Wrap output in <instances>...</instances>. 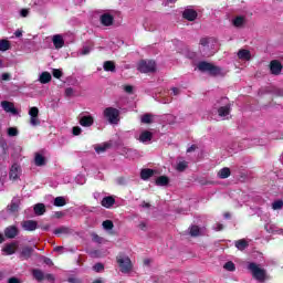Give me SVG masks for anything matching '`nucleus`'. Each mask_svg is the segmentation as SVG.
Here are the masks:
<instances>
[{"mask_svg":"<svg viewBox=\"0 0 283 283\" xmlns=\"http://www.w3.org/2000/svg\"><path fill=\"white\" fill-rule=\"evenodd\" d=\"M248 271L252 273V277L256 280V282H266V270L260 268L258 263H249Z\"/></svg>","mask_w":283,"mask_h":283,"instance_id":"nucleus-1","label":"nucleus"},{"mask_svg":"<svg viewBox=\"0 0 283 283\" xmlns=\"http://www.w3.org/2000/svg\"><path fill=\"white\" fill-rule=\"evenodd\" d=\"M198 70L200 72H208L210 76H220L222 74V67L216 66L207 61L199 62Z\"/></svg>","mask_w":283,"mask_h":283,"instance_id":"nucleus-2","label":"nucleus"},{"mask_svg":"<svg viewBox=\"0 0 283 283\" xmlns=\"http://www.w3.org/2000/svg\"><path fill=\"white\" fill-rule=\"evenodd\" d=\"M103 116L111 125H118L120 122V111L118 108L106 107L103 112Z\"/></svg>","mask_w":283,"mask_h":283,"instance_id":"nucleus-3","label":"nucleus"},{"mask_svg":"<svg viewBox=\"0 0 283 283\" xmlns=\"http://www.w3.org/2000/svg\"><path fill=\"white\" fill-rule=\"evenodd\" d=\"M137 70L142 72V74L156 72V62L151 60H142L137 65Z\"/></svg>","mask_w":283,"mask_h":283,"instance_id":"nucleus-4","label":"nucleus"},{"mask_svg":"<svg viewBox=\"0 0 283 283\" xmlns=\"http://www.w3.org/2000/svg\"><path fill=\"white\" fill-rule=\"evenodd\" d=\"M117 264L122 273H129L132 271V259L129 256H117Z\"/></svg>","mask_w":283,"mask_h":283,"instance_id":"nucleus-5","label":"nucleus"},{"mask_svg":"<svg viewBox=\"0 0 283 283\" xmlns=\"http://www.w3.org/2000/svg\"><path fill=\"white\" fill-rule=\"evenodd\" d=\"M282 62L279 60H272L270 62V72L271 74H273L274 76H280V74H282Z\"/></svg>","mask_w":283,"mask_h":283,"instance_id":"nucleus-6","label":"nucleus"},{"mask_svg":"<svg viewBox=\"0 0 283 283\" xmlns=\"http://www.w3.org/2000/svg\"><path fill=\"white\" fill-rule=\"evenodd\" d=\"M23 231H36L39 228V222L35 220H24L21 222Z\"/></svg>","mask_w":283,"mask_h":283,"instance_id":"nucleus-7","label":"nucleus"},{"mask_svg":"<svg viewBox=\"0 0 283 283\" xmlns=\"http://www.w3.org/2000/svg\"><path fill=\"white\" fill-rule=\"evenodd\" d=\"M34 255V248L25 245L20 252V260H30Z\"/></svg>","mask_w":283,"mask_h":283,"instance_id":"nucleus-8","label":"nucleus"},{"mask_svg":"<svg viewBox=\"0 0 283 283\" xmlns=\"http://www.w3.org/2000/svg\"><path fill=\"white\" fill-rule=\"evenodd\" d=\"M4 235L9 240H14L19 235V228L17 226H9L4 229Z\"/></svg>","mask_w":283,"mask_h":283,"instance_id":"nucleus-9","label":"nucleus"},{"mask_svg":"<svg viewBox=\"0 0 283 283\" xmlns=\"http://www.w3.org/2000/svg\"><path fill=\"white\" fill-rule=\"evenodd\" d=\"M1 107L2 109H4V112H7L8 114H19V112L17 111V108L14 107V103L9 102V101H2L1 102Z\"/></svg>","mask_w":283,"mask_h":283,"instance_id":"nucleus-10","label":"nucleus"},{"mask_svg":"<svg viewBox=\"0 0 283 283\" xmlns=\"http://www.w3.org/2000/svg\"><path fill=\"white\" fill-rule=\"evenodd\" d=\"M182 17L186 21H196L198 19V12L193 9H186L182 12Z\"/></svg>","mask_w":283,"mask_h":283,"instance_id":"nucleus-11","label":"nucleus"},{"mask_svg":"<svg viewBox=\"0 0 283 283\" xmlns=\"http://www.w3.org/2000/svg\"><path fill=\"white\" fill-rule=\"evenodd\" d=\"M102 207L112 209L116 205V199L112 196L104 197L101 201Z\"/></svg>","mask_w":283,"mask_h":283,"instance_id":"nucleus-12","label":"nucleus"},{"mask_svg":"<svg viewBox=\"0 0 283 283\" xmlns=\"http://www.w3.org/2000/svg\"><path fill=\"white\" fill-rule=\"evenodd\" d=\"M101 23H102V25H105L106 28H109V25H114V15H112L109 13L102 14Z\"/></svg>","mask_w":283,"mask_h":283,"instance_id":"nucleus-13","label":"nucleus"},{"mask_svg":"<svg viewBox=\"0 0 283 283\" xmlns=\"http://www.w3.org/2000/svg\"><path fill=\"white\" fill-rule=\"evenodd\" d=\"M80 125L82 127H92V125H94V117L91 115L82 116L80 118Z\"/></svg>","mask_w":283,"mask_h":283,"instance_id":"nucleus-14","label":"nucleus"},{"mask_svg":"<svg viewBox=\"0 0 283 283\" xmlns=\"http://www.w3.org/2000/svg\"><path fill=\"white\" fill-rule=\"evenodd\" d=\"M153 138H154V133L149 130H144L139 135V143H151Z\"/></svg>","mask_w":283,"mask_h":283,"instance_id":"nucleus-15","label":"nucleus"},{"mask_svg":"<svg viewBox=\"0 0 283 283\" xmlns=\"http://www.w3.org/2000/svg\"><path fill=\"white\" fill-rule=\"evenodd\" d=\"M31 275L36 282H43V280H45V273H43L41 269H33Z\"/></svg>","mask_w":283,"mask_h":283,"instance_id":"nucleus-16","label":"nucleus"},{"mask_svg":"<svg viewBox=\"0 0 283 283\" xmlns=\"http://www.w3.org/2000/svg\"><path fill=\"white\" fill-rule=\"evenodd\" d=\"M53 45L55 50H61L63 45H65V40H63V35L56 34L53 36Z\"/></svg>","mask_w":283,"mask_h":283,"instance_id":"nucleus-17","label":"nucleus"},{"mask_svg":"<svg viewBox=\"0 0 283 283\" xmlns=\"http://www.w3.org/2000/svg\"><path fill=\"white\" fill-rule=\"evenodd\" d=\"M19 207H21V201L19 199H13L7 209L10 213H17V211H19Z\"/></svg>","mask_w":283,"mask_h":283,"instance_id":"nucleus-18","label":"nucleus"},{"mask_svg":"<svg viewBox=\"0 0 283 283\" xmlns=\"http://www.w3.org/2000/svg\"><path fill=\"white\" fill-rule=\"evenodd\" d=\"M52 81V74H50V72L44 71L42 72V74L39 77V82L42 85H48V83H50Z\"/></svg>","mask_w":283,"mask_h":283,"instance_id":"nucleus-19","label":"nucleus"},{"mask_svg":"<svg viewBox=\"0 0 283 283\" xmlns=\"http://www.w3.org/2000/svg\"><path fill=\"white\" fill-rule=\"evenodd\" d=\"M19 165L14 164L11 166L9 178L10 180H19Z\"/></svg>","mask_w":283,"mask_h":283,"instance_id":"nucleus-20","label":"nucleus"},{"mask_svg":"<svg viewBox=\"0 0 283 283\" xmlns=\"http://www.w3.org/2000/svg\"><path fill=\"white\" fill-rule=\"evenodd\" d=\"M154 174H155L154 169L144 168L140 171V178H142V180H149V178H151L154 176Z\"/></svg>","mask_w":283,"mask_h":283,"instance_id":"nucleus-21","label":"nucleus"},{"mask_svg":"<svg viewBox=\"0 0 283 283\" xmlns=\"http://www.w3.org/2000/svg\"><path fill=\"white\" fill-rule=\"evenodd\" d=\"M2 251L7 253V255H14L17 253V244L14 242L7 244Z\"/></svg>","mask_w":283,"mask_h":283,"instance_id":"nucleus-22","label":"nucleus"},{"mask_svg":"<svg viewBox=\"0 0 283 283\" xmlns=\"http://www.w3.org/2000/svg\"><path fill=\"white\" fill-rule=\"evenodd\" d=\"M34 164L36 167H45L46 165L45 157L39 153H35Z\"/></svg>","mask_w":283,"mask_h":283,"instance_id":"nucleus-23","label":"nucleus"},{"mask_svg":"<svg viewBox=\"0 0 283 283\" xmlns=\"http://www.w3.org/2000/svg\"><path fill=\"white\" fill-rule=\"evenodd\" d=\"M155 185L157 187H167V185H169V177L167 176H159L156 180H155Z\"/></svg>","mask_w":283,"mask_h":283,"instance_id":"nucleus-24","label":"nucleus"},{"mask_svg":"<svg viewBox=\"0 0 283 283\" xmlns=\"http://www.w3.org/2000/svg\"><path fill=\"white\" fill-rule=\"evenodd\" d=\"M238 56H239V59H241L243 61H251V51H249L247 49H241L238 52Z\"/></svg>","mask_w":283,"mask_h":283,"instance_id":"nucleus-25","label":"nucleus"},{"mask_svg":"<svg viewBox=\"0 0 283 283\" xmlns=\"http://www.w3.org/2000/svg\"><path fill=\"white\" fill-rule=\"evenodd\" d=\"M244 23H247V19L243 15H238L232 21V25L234 28H242V25H244Z\"/></svg>","mask_w":283,"mask_h":283,"instance_id":"nucleus-26","label":"nucleus"},{"mask_svg":"<svg viewBox=\"0 0 283 283\" xmlns=\"http://www.w3.org/2000/svg\"><path fill=\"white\" fill-rule=\"evenodd\" d=\"M231 176V169L229 167H224L218 171V178L224 180Z\"/></svg>","mask_w":283,"mask_h":283,"instance_id":"nucleus-27","label":"nucleus"},{"mask_svg":"<svg viewBox=\"0 0 283 283\" xmlns=\"http://www.w3.org/2000/svg\"><path fill=\"white\" fill-rule=\"evenodd\" d=\"M33 211H34L35 216H43L46 211L45 205L44 203H36L33 207Z\"/></svg>","mask_w":283,"mask_h":283,"instance_id":"nucleus-28","label":"nucleus"},{"mask_svg":"<svg viewBox=\"0 0 283 283\" xmlns=\"http://www.w3.org/2000/svg\"><path fill=\"white\" fill-rule=\"evenodd\" d=\"M218 114L221 117L229 116L231 114V105L221 106L218 108Z\"/></svg>","mask_w":283,"mask_h":283,"instance_id":"nucleus-29","label":"nucleus"},{"mask_svg":"<svg viewBox=\"0 0 283 283\" xmlns=\"http://www.w3.org/2000/svg\"><path fill=\"white\" fill-rule=\"evenodd\" d=\"M234 245L237 247V249L239 251H244V249H247L249 247V241H247L244 239H240V240L235 241Z\"/></svg>","mask_w":283,"mask_h":283,"instance_id":"nucleus-30","label":"nucleus"},{"mask_svg":"<svg viewBox=\"0 0 283 283\" xmlns=\"http://www.w3.org/2000/svg\"><path fill=\"white\" fill-rule=\"evenodd\" d=\"M105 72H116V64L112 61L104 62Z\"/></svg>","mask_w":283,"mask_h":283,"instance_id":"nucleus-31","label":"nucleus"},{"mask_svg":"<svg viewBox=\"0 0 283 283\" xmlns=\"http://www.w3.org/2000/svg\"><path fill=\"white\" fill-rule=\"evenodd\" d=\"M109 147H112V144L105 143L104 145L96 146L95 151H96V154H104V151H107V149H109Z\"/></svg>","mask_w":283,"mask_h":283,"instance_id":"nucleus-32","label":"nucleus"},{"mask_svg":"<svg viewBox=\"0 0 283 283\" xmlns=\"http://www.w3.org/2000/svg\"><path fill=\"white\" fill-rule=\"evenodd\" d=\"M11 44L8 40H0V52H8L10 50Z\"/></svg>","mask_w":283,"mask_h":283,"instance_id":"nucleus-33","label":"nucleus"},{"mask_svg":"<svg viewBox=\"0 0 283 283\" xmlns=\"http://www.w3.org/2000/svg\"><path fill=\"white\" fill-rule=\"evenodd\" d=\"M92 50H94V42H90L88 45L83 46L82 52H81L82 56H86V54H90L92 52Z\"/></svg>","mask_w":283,"mask_h":283,"instance_id":"nucleus-34","label":"nucleus"},{"mask_svg":"<svg viewBox=\"0 0 283 283\" xmlns=\"http://www.w3.org/2000/svg\"><path fill=\"white\" fill-rule=\"evenodd\" d=\"M151 118H153V115L149 113H146L142 116V123H144L145 125H151V123H154Z\"/></svg>","mask_w":283,"mask_h":283,"instance_id":"nucleus-35","label":"nucleus"},{"mask_svg":"<svg viewBox=\"0 0 283 283\" xmlns=\"http://www.w3.org/2000/svg\"><path fill=\"white\" fill-rule=\"evenodd\" d=\"M65 205H67V202L65 201V198L56 197L54 199V207H65Z\"/></svg>","mask_w":283,"mask_h":283,"instance_id":"nucleus-36","label":"nucleus"},{"mask_svg":"<svg viewBox=\"0 0 283 283\" xmlns=\"http://www.w3.org/2000/svg\"><path fill=\"white\" fill-rule=\"evenodd\" d=\"M55 235H61V233L67 234L70 233V228L67 227H60L53 231Z\"/></svg>","mask_w":283,"mask_h":283,"instance_id":"nucleus-37","label":"nucleus"},{"mask_svg":"<svg viewBox=\"0 0 283 283\" xmlns=\"http://www.w3.org/2000/svg\"><path fill=\"white\" fill-rule=\"evenodd\" d=\"M102 227L106 231H112V229H114V222L112 220H105L103 221Z\"/></svg>","mask_w":283,"mask_h":283,"instance_id":"nucleus-38","label":"nucleus"},{"mask_svg":"<svg viewBox=\"0 0 283 283\" xmlns=\"http://www.w3.org/2000/svg\"><path fill=\"white\" fill-rule=\"evenodd\" d=\"M190 235L192 238H198V235H200V228L198 226H191Z\"/></svg>","mask_w":283,"mask_h":283,"instance_id":"nucleus-39","label":"nucleus"},{"mask_svg":"<svg viewBox=\"0 0 283 283\" xmlns=\"http://www.w3.org/2000/svg\"><path fill=\"white\" fill-rule=\"evenodd\" d=\"M187 167H189V164L187 161H179L177 164L176 170L177 171H185V169H187Z\"/></svg>","mask_w":283,"mask_h":283,"instance_id":"nucleus-40","label":"nucleus"},{"mask_svg":"<svg viewBox=\"0 0 283 283\" xmlns=\"http://www.w3.org/2000/svg\"><path fill=\"white\" fill-rule=\"evenodd\" d=\"M223 269H226V271H235V263H233L232 261H228L224 265Z\"/></svg>","mask_w":283,"mask_h":283,"instance_id":"nucleus-41","label":"nucleus"},{"mask_svg":"<svg viewBox=\"0 0 283 283\" xmlns=\"http://www.w3.org/2000/svg\"><path fill=\"white\" fill-rule=\"evenodd\" d=\"M30 125H32V127H39V125H41V119H39V116L30 117Z\"/></svg>","mask_w":283,"mask_h":283,"instance_id":"nucleus-42","label":"nucleus"},{"mask_svg":"<svg viewBox=\"0 0 283 283\" xmlns=\"http://www.w3.org/2000/svg\"><path fill=\"white\" fill-rule=\"evenodd\" d=\"M29 116L31 117H36L39 116V108L36 106H33L29 109Z\"/></svg>","mask_w":283,"mask_h":283,"instance_id":"nucleus-43","label":"nucleus"},{"mask_svg":"<svg viewBox=\"0 0 283 283\" xmlns=\"http://www.w3.org/2000/svg\"><path fill=\"white\" fill-rule=\"evenodd\" d=\"M282 207H283L282 200H276L272 203V209H274V211H277V209H282Z\"/></svg>","mask_w":283,"mask_h":283,"instance_id":"nucleus-44","label":"nucleus"},{"mask_svg":"<svg viewBox=\"0 0 283 283\" xmlns=\"http://www.w3.org/2000/svg\"><path fill=\"white\" fill-rule=\"evenodd\" d=\"M52 75L54 78H61L63 76V71H61V69H53Z\"/></svg>","mask_w":283,"mask_h":283,"instance_id":"nucleus-45","label":"nucleus"},{"mask_svg":"<svg viewBox=\"0 0 283 283\" xmlns=\"http://www.w3.org/2000/svg\"><path fill=\"white\" fill-rule=\"evenodd\" d=\"M93 270L96 272V273H101V271H105V265L103 263H96L94 266H93Z\"/></svg>","mask_w":283,"mask_h":283,"instance_id":"nucleus-46","label":"nucleus"},{"mask_svg":"<svg viewBox=\"0 0 283 283\" xmlns=\"http://www.w3.org/2000/svg\"><path fill=\"white\" fill-rule=\"evenodd\" d=\"M92 240H93V242H96L97 244H103V238L99 237V235L96 234V233H93V234H92Z\"/></svg>","mask_w":283,"mask_h":283,"instance_id":"nucleus-47","label":"nucleus"},{"mask_svg":"<svg viewBox=\"0 0 283 283\" xmlns=\"http://www.w3.org/2000/svg\"><path fill=\"white\" fill-rule=\"evenodd\" d=\"M19 130L15 127L8 128V135L9 136H18Z\"/></svg>","mask_w":283,"mask_h":283,"instance_id":"nucleus-48","label":"nucleus"},{"mask_svg":"<svg viewBox=\"0 0 283 283\" xmlns=\"http://www.w3.org/2000/svg\"><path fill=\"white\" fill-rule=\"evenodd\" d=\"M83 132V129L78 126H74L73 127V136H81V133Z\"/></svg>","mask_w":283,"mask_h":283,"instance_id":"nucleus-49","label":"nucleus"},{"mask_svg":"<svg viewBox=\"0 0 283 283\" xmlns=\"http://www.w3.org/2000/svg\"><path fill=\"white\" fill-rule=\"evenodd\" d=\"M124 91L126 92V94H132L134 92V86L126 85L124 86Z\"/></svg>","mask_w":283,"mask_h":283,"instance_id":"nucleus-50","label":"nucleus"},{"mask_svg":"<svg viewBox=\"0 0 283 283\" xmlns=\"http://www.w3.org/2000/svg\"><path fill=\"white\" fill-rule=\"evenodd\" d=\"M74 95V88H72V87H67L66 90H65V96H73Z\"/></svg>","mask_w":283,"mask_h":283,"instance_id":"nucleus-51","label":"nucleus"},{"mask_svg":"<svg viewBox=\"0 0 283 283\" xmlns=\"http://www.w3.org/2000/svg\"><path fill=\"white\" fill-rule=\"evenodd\" d=\"M200 45H202L203 48H207V45H209V39L202 38L200 40Z\"/></svg>","mask_w":283,"mask_h":283,"instance_id":"nucleus-52","label":"nucleus"},{"mask_svg":"<svg viewBox=\"0 0 283 283\" xmlns=\"http://www.w3.org/2000/svg\"><path fill=\"white\" fill-rule=\"evenodd\" d=\"M44 280H48V282H54V275L53 274H44Z\"/></svg>","mask_w":283,"mask_h":283,"instance_id":"nucleus-53","label":"nucleus"},{"mask_svg":"<svg viewBox=\"0 0 283 283\" xmlns=\"http://www.w3.org/2000/svg\"><path fill=\"white\" fill-rule=\"evenodd\" d=\"M20 14H21V17L25 18V17H28V15L30 14V10H28V9H22V10L20 11Z\"/></svg>","mask_w":283,"mask_h":283,"instance_id":"nucleus-54","label":"nucleus"},{"mask_svg":"<svg viewBox=\"0 0 283 283\" xmlns=\"http://www.w3.org/2000/svg\"><path fill=\"white\" fill-rule=\"evenodd\" d=\"M8 283H21V281L18 277L12 276L8 280Z\"/></svg>","mask_w":283,"mask_h":283,"instance_id":"nucleus-55","label":"nucleus"},{"mask_svg":"<svg viewBox=\"0 0 283 283\" xmlns=\"http://www.w3.org/2000/svg\"><path fill=\"white\" fill-rule=\"evenodd\" d=\"M0 147L6 151L8 149V143L6 140L0 142Z\"/></svg>","mask_w":283,"mask_h":283,"instance_id":"nucleus-56","label":"nucleus"},{"mask_svg":"<svg viewBox=\"0 0 283 283\" xmlns=\"http://www.w3.org/2000/svg\"><path fill=\"white\" fill-rule=\"evenodd\" d=\"M196 149H198V146L191 145V146L187 149V154H191V151H196Z\"/></svg>","mask_w":283,"mask_h":283,"instance_id":"nucleus-57","label":"nucleus"},{"mask_svg":"<svg viewBox=\"0 0 283 283\" xmlns=\"http://www.w3.org/2000/svg\"><path fill=\"white\" fill-rule=\"evenodd\" d=\"M10 78H11L10 73H3L2 74V81H10Z\"/></svg>","mask_w":283,"mask_h":283,"instance_id":"nucleus-58","label":"nucleus"},{"mask_svg":"<svg viewBox=\"0 0 283 283\" xmlns=\"http://www.w3.org/2000/svg\"><path fill=\"white\" fill-rule=\"evenodd\" d=\"M138 228L142 230V231H145L147 229V223L146 222H142L139 223Z\"/></svg>","mask_w":283,"mask_h":283,"instance_id":"nucleus-59","label":"nucleus"},{"mask_svg":"<svg viewBox=\"0 0 283 283\" xmlns=\"http://www.w3.org/2000/svg\"><path fill=\"white\" fill-rule=\"evenodd\" d=\"M171 90H172L174 96H178V94H180V88H178V87H172Z\"/></svg>","mask_w":283,"mask_h":283,"instance_id":"nucleus-60","label":"nucleus"},{"mask_svg":"<svg viewBox=\"0 0 283 283\" xmlns=\"http://www.w3.org/2000/svg\"><path fill=\"white\" fill-rule=\"evenodd\" d=\"M14 36H17L18 39L21 38V36H23V31L17 30V31L14 32Z\"/></svg>","mask_w":283,"mask_h":283,"instance_id":"nucleus-61","label":"nucleus"},{"mask_svg":"<svg viewBox=\"0 0 283 283\" xmlns=\"http://www.w3.org/2000/svg\"><path fill=\"white\" fill-rule=\"evenodd\" d=\"M70 283H81V280L76 279V277H70L69 279Z\"/></svg>","mask_w":283,"mask_h":283,"instance_id":"nucleus-62","label":"nucleus"},{"mask_svg":"<svg viewBox=\"0 0 283 283\" xmlns=\"http://www.w3.org/2000/svg\"><path fill=\"white\" fill-rule=\"evenodd\" d=\"M224 229V226L222 223H217L216 231H222Z\"/></svg>","mask_w":283,"mask_h":283,"instance_id":"nucleus-63","label":"nucleus"},{"mask_svg":"<svg viewBox=\"0 0 283 283\" xmlns=\"http://www.w3.org/2000/svg\"><path fill=\"white\" fill-rule=\"evenodd\" d=\"M54 218H63V212L56 211V212L54 213Z\"/></svg>","mask_w":283,"mask_h":283,"instance_id":"nucleus-64","label":"nucleus"}]
</instances>
